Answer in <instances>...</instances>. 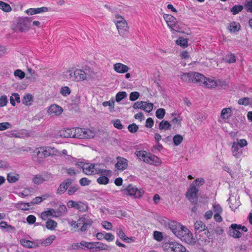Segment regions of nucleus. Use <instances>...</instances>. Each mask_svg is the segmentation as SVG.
<instances>
[{
	"label": "nucleus",
	"instance_id": "9d476101",
	"mask_svg": "<svg viewBox=\"0 0 252 252\" xmlns=\"http://www.w3.org/2000/svg\"><path fill=\"white\" fill-rule=\"evenodd\" d=\"M73 182V180L71 179H66L63 181L59 186L57 190V194H62L67 189Z\"/></svg>",
	"mask_w": 252,
	"mask_h": 252
},
{
	"label": "nucleus",
	"instance_id": "69168bd1",
	"mask_svg": "<svg viewBox=\"0 0 252 252\" xmlns=\"http://www.w3.org/2000/svg\"><path fill=\"white\" fill-rule=\"evenodd\" d=\"M238 103L240 105L247 106L250 103V98L248 97L240 98L238 101Z\"/></svg>",
	"mask_w": 252,
	"mask_h": 252
},
{
	"label": "nucleus",
	"instance_id": "c9c22d12",
	"mask_svg": "<svg viewBox=\"0 0 252 252\" xmlns=\"http://www.w3.org/2000/svg\"><path fill=\"white\" fill-rule=\"evenodd\" d=\"M58 217L64 215L67 212V208L65 205H61L59 206L57 210H56Z\"/></svg>",
	"mask_w": 252,
	"mask_h": 252
},
{
	"label": "nucleus",
	"instance_id": "dca6fc26",
	"mask_svg": "<svg viewBox=\"0 0 252 252\" xmlns=\"http://www.w3.org/2000/svg\"><path fill=\"white\" fill-rule=\"evenodd\" d=\"M117 162L115 164V167L118 170H124L127 167V160L126 158L118 157L117 158Z\"/></svg>",
	"mask_w": 252,
	"mask_h": 252
},
{
	"label": "nucleus",
	"instance_id": "6ab92c4d",
	"mask_svg": "<svg viewBox=\"0 0 252 252\" xmlns=\"http://www.w3.org/2000/svg\"><path fill=\"white\" fill-rule=\"evenodd\" d=\"M94 174H101V175H111L112 171L109 170L102 169L99 167L100 165L94 163Z\"/></svg>",
	"mask_w": 252,
	"mask_h": 252
},
{
	"label": "nucleus",
	"instance_id": "0eeeda50",
	"mask_svg": "<svg viewBox=\"0 0 252 252\" xmlns=\"http://www.w3.org/2000/svg\"><path fill=\"white\" fill-rule=\"evenodd\" d=\"M198 192L197 188L190 185L186 193V197L192 203H197V193Z\"/></svg>",
	"mask_w": 252,
	"mask_h": 252
},
{
	"label": "nucleus",
	"instance_id": "f03ea898",
	"mask_svg": "<svg viewBox=\"0 0 252 252\" xmlns=\"http://www.w3.org/2000/svg\"><path fill=\"white\" fill-rule=\"evenodd\" d=\"M37 156L40 158H46L49 156H56L58 151L54 147L49 146L41 147L38 148Z\"/></svg>",
	"mask_w": 252,
	"mask_h": 252
},
{
	"label": "nucleus",
	"instance_id": "bf43d9fd",
	"mask_svg": "<svg viewBox=\"0 0 252 252\" xmlns=\"http://www.w3.org/2000/svg\"><path fill=\"white\" fill-rule=\"evenodd\" d=\"M224 60L226 62L229 63H234L236 62L235 56L232 54L226 55Z\"/></svg>",
	"mask_w": 252,
	"mask_h": 252
},
{
	"label": "nucleus",
	"instance_id": "37998d69",
	"mask_svg": "<svg viewBox=\"0 0 252 252\" xmlns=\"http://www.w3.org/2000/svg\"><path fill=\"white\" fill-rule=\"evenodd\" d=\"M203 85L208 88H211L216 87L217 83L214 80L206 78V80H205Z\"/></svg>",
	"mask_w": 252,
	"mask_h": 252
},
{
	"label": "nucleus",
	"instance_id": "4d7b16f0",
	"mask_svg": "<svg viewBox=\"0 0 252 252\" xmlns=\"http://www.w3.org/2000/svg\"><path fill=\"white\" fill-rule=\"evenodd\" d=\"M183 136L180 134L175 135L173 138V143L176 146L179 145L183 141Z\"/></svg>",
	"mask_w": 252,
	"mask_h": 252
},
{
	"label": "nucleus",
	"instance_id": "680f3d73",
	"mask_svg": "<svg viewBox=\"0 0 252 252\" xmlns=\"http://www.w3.org/2000/svg\"><path fill=\"white\" fill-rule=\"evenodd\" d=\"M165 114V109L163 108L158 109L156 112V116L159 119L163 118Z\"/></svg>",
	"mask_w": 252,
	"mask_h": 252
},
{
	"label": "nucleus",
	"instance_id": "8fccbe9b",
	"mask_svg": "<svg viewBox=\"0 0 252 252\" xmlns=\"http://www.w3.org/2000/svg\"><path fill=\"white\" fill-rule=\"evenodd\" d=\"M126 96L127 94L126 92H119L116 94L115 99L117 102H119L126 97Z\"/></svg>",
	"mask_w": 252,
	"mask_h": 252
},
{
	"label": "nucleus",
	"instance_id": "052dcab7",
	"mask_svg": "<svg viewBox=\"0 0 252 252\" xmlns=\"http://www.w3.org/2000/svg\"><path fill=\"white\" fill-rule=\"evenodd\" d=\"M153 104L144 101L142 110L146 112H150L153 108Z\"/></svg>",
	"mask_w": 252,
	"mask_h": 252
},
{
	"label": "nucleus",
	"instance_id": "72a5a7b5",
	"mask_svg": "<svg viewBox=\"0 0 252 252\" xmlns=\"http://www.w3.org/2000/svg\"><path fill=\"white\" fill-rule=\"evenodd\" d=\"M19 179V175L15 173H9L7 176V180L9 183H15Z\"/></svg>",
	"mask_w": 252,
	"mask_h": 252
},
{
	"label": "nucleus",
	"instance_id": "a19ab883",
	"mask_svg": "<svg viewBox=\"0 0 252 252\" xmlns=\"http://www.w3.org/2000/svg\"><path fill=\"white\" fill-rule=\"evenodd\" d=\"M81 244L82 246L86 248L87 249L90 250L92 252H94V242H88L85 241H82Z\"/></svg>",
	"mask_w": 252,
	"mask_h": 252
},
{
	"label": "nucleus",
	"instance_id": "2eb2a0df",
	"mask_svg": "<svg viewBox=\"0 0 252 252\" xmlns=\"http://www.w3.org/2000/svg\"><path fill=\"white\" fill-rule=\"evenodd\" d=\"M48 8L46 7H42L38 8H31L26 10L25 12L29 15H33L34 14L44 13L48 11Z\"/></svg>",
	"mask_w": 252,
	"mask_h": 252
},
{
	"label": "nucleus",
	"instance_id": "473e14b6",
	"mask_svg": "<svg viewBox=\"0 0 252 252\" xmlns=\"http://www.w3.org/2000/svg\"><path fill=\"white\" fill-rule=\"evenodd\" d=\"M228 29L231 32H235L239 31L240 25L238 23L233 22L229 24Z\"/></svg>",
	"mask_w": 252,
	"mask_h": 252
},
{
	"label": "nucleus",
	"instance_id": "cd10ccee",
	"mask_svg": "<svg viewBox=\"0 0 252 252\" xmlns=\"http://www.w3.org/2000/svg\"><path fill=\"white\" fill-rule=\"evenodd\" d=\"M94 164L86 163L83 168V173L88 175L94 174Z\"/></svg>",
	"mask_w": 252,
	"mask_h": 252
},
{
	"label": "nucleus",
	"instance_id": "4468645a",
	"mask_svg": "<svg viewBox=\"0 0 252 252\" xmlns=\"http://www.w3.org/2000/svg\"><path fill=\"white\" fill-rule=\"evenodd\" d=\"M144 162L156 165H159L160 163V159L158 157L150 153H148L146 158H145Z\"/></svg>",
	"mask_w": 252,
	"mask_h": 252
},
{
	"label": "nucleus",
	"instance_id": "20e7f679",
	"mask_svg": "<svg viewBox=\"0 0 252 252\" xmlns=\"http://www.w3.org/2000/svg\"><path fill=\"white\" fill-rule=\"evenodd\" d=\"M124 192L125 193L135 198H140L144 193L143 190L138 189L135 186L132 185H129L124 189Z\"/></svg>",
	"mask_w": 252,
	"mask_h": 252
},
{
	"label": "nucleus",
	"instance_id": "a18cd8bd",
	"mask_svg": "<svg viewBox=\"0 0 252 252\" xmlns=\"http://www.w3.org/2000/svg\"><path fill=\"white\" fill-rule=\"evenodd\" d=\"M102 105L104 107L109 106L110 112L114 111L115 101L113 100H110L107 101H104L102 103Z\"/></svg>",
	"mask_w": 252,
	"mask_h": 252
},
{
	"label": "nucleus",
	"instance_id": "9b49d317",
	"mask_svg": "<svg viewBox=\"0 0 252 252\" xmlns=\"http://www.w3.org/2000/svg\"><path fill=\"white\" fill-rule=\"evenodd\" d=\"M168 249L173 252H186V249L182 245L177 243L170 242L167 244Z\"/></svg>",
	"mask_w": 252,
	"mask_h": 252
},
{
	"label": "nucleus",
	"instance_id": "79ce46f5",
	"mask_svg": "<svg viewBox=\"0 0 252 252\" xmlns=\"http://www.w3.org/2000/svg\"><path fill=\"white\" fill-rule=\"evenodd\" d=\"M0 9L6 12H10L12 10L9 4L2 1H0Z\"/></svg>",
	"mask_w": 252,
	"mask_h": 252
},
{
	"label": "nucleus",
	"instance_id": "338daca9",
	"mask_svg": "<svg viewBox=\"0 0 252 252\" xmlns=\"http://www.w3.org/2000/svg\"><path fill=\"white\" fill-rule=\"evenodd\" d=\"M112 123H113L114 126L118 129H122L124 128V126L122 124L121 122L119 119L113 120Z\"/></svg>",
	"mask_w": 252,
	"mask_h": 252
},
{
	"label": "nucleus",
	"instance_id": "ea45409f",
	"mask_svg": "<svg viewBox=\"0 0 252 252\" xmlns=\"http://www.w3.org/2000/svg\"><path fill=\"white\" fill-rule=\"evenodd\" d=\"M176 43L177 45H180L183 48H186L188 46V40L181 37L176 41Z\"/></svg>",
	"mask_w": 252,
	"mask_h": 252
},
{
	"label": "nucleus",
	"instance_id": "0e129e2a",
	"mask_svg": "<svg viewBox=\"0 0 252 252\" xmlns=\"http://www.w3.org/2000/svg\"><path fill=\"white\" fill-rule=\"evenodd\" d=\"M45 180L41 175H35L32 179V182L37 185L42 184Z\"/></svg>",
	"mask_w": 252,
	"mask_h": 252
},
{
	"label": "nucleus",
	"instance_id": "7c9ffc66",
	"mask_svg": "<svg viewBox=\"0 0 252 252\" xmlns=\"http://www.w3.org/2000/svg\"><path fill=\"white\" fill-rule=\"evenodd\" d=\"M15 207L18 209L27 211L30 209L31 205L30 202L25 203L23 202H19L16 204Z\"/></svg>",
	"mask_w": 252,
	"mask_h": 252
},
{
	"label": "nucleus",
	"instance_id": "e433bc0d",
	"mask_svg": "<svg viewBox=\"0 0 252 252\" xmlns=\"http://www.w3.org/2000/svg\"><path fill=\"white\" fill-rule=\"evenodd\" d=\"M10 102L13 106H15L16 102L19 103L20 102V95L17 93L12 94V96L10 97Z\"/></svg>",
	"mask_w": 252,
	"mask_h": 252
},
{
	"label": "nucleus",
	"instance_id": "aec40b11",
	"mask_svg": "<svg viewBox=\"0 0 252 252\" xmlns=\"http://www.w3.org/2000/svg\"><path fill=\"white\" fill-rule=\"evenodd\" d=\"M111 250V247L106 244L100 242H94V252H98L102 250L110 251Z\"/></svg>",
	"mask_w": 252,
	"mask_h": 252
},
{
	"label": "nucleus",
	"instance_id": "393cba45",
	"mask_svg": "<svg viewBox=\"0 0 252 252\" xmlns=\"http://www.w3.org/2000/svg\"><path fill=\"white\" fill-rule=\"evenodd\" d=\"M231 151L233 156L236 158H239L242 154V149L239 147L238 144H235V142L233 143Z\"/></svg>",
	"mask_w": 252,
	"mask_h": 252
},
{
	"label": "nucleus",
	"instance_id": "4be33fe9",
	"mask_svg": "<svg viewBox=\"0 0 252 252\" xmlns=\"http://www.w3.org/2000/svg\"><path fill=\"white\" fill-rule=\"evenodd\" d=\"M114 69L119 73H124L128 71V67L122 63H116L114 65Z\"/></svg>",
	"mask_w": 252,
	"mask_h": 252
},
{
	"label": "nucleus",
	"instance_id": "4c0bfd02",
	"mask_svg": "<svg viewBox=\"0 0 252 252\" xmlns=\"http://www.w3.org/2000/svg\"><path fill=\"white\" fill-rule=\"evenodd\" d=\"M32 101V96L29 94H25L22 99L23 103L26 105H31Z\"/></svg>",
	"mask_w": 252,
	"mask_h": 252
},
{
	"label": "nucleus",
	"instance_id": "774afa93",
	"mask_svg": "<svg viewBox=\"0 0 252 252\" xmlns=\"http://www.w3.org/2000/svg\"><path fill=\"white\" fill-rule=\"evenodd\" d=\"M245 7L247 11L252 12V0H246Z\"/></svg>",
	"mask_w": 252,
	"mask_h": 252
},
{
	"label": "nucleus",
	"instance_id": "7ed1b4c3",
	"mask_svg": "<svg viewBox=\"0 0 252 252\" xmlns=\"http://www.w3.org/2000/svg\"><path fill=\"white\" fill-rule=\"evenodd\" d=\"M169 227L173 233L178 238L184 233V230L186 228L176 221L170 222Z\"/></svg>",
	"mask_w": 252,
	"mask_h": 252
},
{
	"label": "nucleus",
	"instance_id": "13d9d810",
	"mask_svg": "<svg viewBox=\"0 0 252 252\" xmlns=\"http://www.w3.org/2000/svg\"><path fill=\"white\" fill-rule=\"evenodd\" d=\"M205 181L203 178H200L196 179L191 184V186L197 188V189L201 186L204 184Z\"/></svg>",
	"mask_w": 252,
	"mask_h": 252
},
{
	"label": "nucleus",
	"instance_id": "c85d7f7f",
	"mask_svg": "<svg viewBox=\"0 0 252 252\" xmlns=\"http://www.w3.org/2000/svg\"><path fill=\"white\" fill-rule=\"evenodd\" d=\"M205 80H206V77L203 75L197 72L192 74V82H199L203 84Z\"/></svg>",
	"mask_w": 252,
	"mask_h": 252
},
{
	"label": "nucleus",
	"instance_id": "f3484780",
	"mask_svg": "<svg viewBox=\"0 0 252 252\" xmlns=\"http://www.w3.org/2000/svg\"><path fill=\"white\" fill-rule=\"evenodd\" d=\"M115 25L120 35L123 36L126 34L128 31V27L126 21H123V22Z\"/></svg>",
	"mask_w": 252,
	"mask_h": 252
},
{
	"label": "nucleus",
	"instance_id": "e2e57ef3",
	"mask_svg": "<svg viewBox=\"0 0 252 252\" xmlns=\"http://www.w3.org/2000/svg\"><path fill=\"white\" fill-rule=\"evenodd\" d=\"M32 192V189L30 188L25 189L21 192L19 193V195L23 198L30 195Z\"/></svg>",
	"mask_w": 252,
	"mask_h": 252
},
{
	"label": "nucleus",
	"instance_id": "ddd939ff",
	"mask_svg": "<svg viewBox=\"0 0 252 252\" xmlns=\"http://www.w3.org/2000/svg\"><path fill=\"white\" fill-rule=\"evenodd\" d=\"M63 111V109L61 107L57 104H52L49 107L48 112L51 116H59Z\"/></svg>",
	"mask_w": 252,
	"mask_h": 252
},
{
	"label": "nucleus",
	"instance_id": "2f4dec72",
	"mask_svg": "<svg viewBox=\"0 0 252 252\" xmlns=\"http://www.w3.org/2000/svg\"><path fill=\"white\" fill-rule=\"evenodd\" d=\"M76 209L79 210L80 212H86L88 210V205L82 201L76 202Z\"/></svg>",
	"mask_w": 252,
	"mask_h": 252
},
{
	"label": "nucleus",
	"instance_id": "f704fd0d",
	"mask_svg": "<svg viewBox=\"0 0 252 252\" xmlns=\"http://www.w3.org/2000/svg\"><path fill=\"white\" fill-rule=\"evenodd\" d=\"M79 221L83 222V223L91 226L92 224L93 221L90 219L88 216L84 215L79 218Z\"/></svg>",
	"mask_w": 252,
	"mask_h": 252
},
{
	"label": "nucleus",
	"instance_id": "09e8293b",
	"mask_svg": "<svg viewBox=\"0 0 252 252\" xmlns=\"http://www.w3.org/2000/svg\"><path fill=\"white\" fill-rule=\"evenodd\" d=\"M244 8V7L242 5L237 4L233 6L231 9L230 11L232 13L233 15H236L238 14L239 12L241 11Z\"/></svg>",
	"mask_w": 252,
	"mask_h": 252
},
{
	"label": "nucleus",
	"instance_id": "c03bdc74",
	"mask_svg": "<svg viewBox=\"0 0 252 252\" xmlns=\"http://www.w3.org/2000/svg\"><path fill=\"white\" fill-rule=\"evenodd\" d=\"M74 135L75 138L83 139V128L80 127H74Z\"/></svg>",
	"mask_w": 252,
	"mask_h": 252
},
{
	"label": "nucleus",
	"instance_id": "49530a36",
	"mask_svg": "<svg viewBox=\"0 0 252 252\" xmlns=\"http://www.w3.org/2000/svg\"><path fill=\"white\" fill-rule=\"evenodd\" d=\"M57 226V223L53 220H49L46 221V226L48 229L53 230Z\"/></svg>",
	"mask_w": 252,
	"mask_h": 252
},
{
	"label": "nucleus",
	"instance_id": "a878e982",
	"mask_svg": "<svg viewBox=\"0 0 252 252\" xmlns=\"http://www.w3.org/2000/svg\"><path fill=\"white\" fill-rule=\"evenodd\" d=\"M117 235L120 238L125 242H129V240H131L132 238L126 236L122 229L121 227H120L116 229Z\"/></svg>",
	"mask_w": 252,
	"mask_h": 252
},
{
	"label": "nucleus",
	"instance_id": "412c9836",
	"mask_svg": "<svg viewBox=\"0 0 252 252\" xmlns=\"http://www.w3.org/2000/svg\"><path fill=\"white\" fill-rule=\"evenodd\" d=\"M195 233L208 231L205 224L202 221H196L194 223Z\"/></svg>",
	"mask_w": 252,
	"mask_h": 252
},
{
	"label": "nucleus",
	"instance_id": "6e6d98bb",
	"mask_svg": "<svg viewBox=\"0 0 252 252\" xmlns=\"http://www.w3.org/2000/svg\"><path fill=\"white\" fill-rule=\"evenodd\" d=\"M60 93L63 96H66L71 94L70 89L67 86H64L61 88Z\"/></svg>",
	"mask_w": 252,
	"mask_h": 252
},
{
	"label": "nucleus",
	"instance_id": "423d86ee",
	"mask_svg": "<svg viewBox=\"0 0 252 252\" xmlns=\"http://www.w3.org/2000/svg\"><path fill=\"white\" fill-rule=\"evenodd\" d=\"M163 18L168 26L172 30L177 32L179 31V25L175 17L170 14H164Z\"/></svg>",
	"mask_w": 252,
	"mask_h": 252
},
{
	"label": "nucleus",
	"instance_id": "a211bd4d",
	"mask_svg": "<svg viewBox=\"0 0 252 252\" xmlns=\"http://www.w3.org/2000/svg\"><path fill=\"white\" fill-rule=\"evenodd\" d=\"M76 81H82L86 80L87 73L85 71L81 69L75 68Z\"/></svg>",
	"mask_w": 252,
	"mask_h": 252
},
{
	"label": "nucleus",
	"instance_id": "c756f323",
	"mask_svg": "<svg viewBox=\"0 0 252 252\" xmlns=\"http://www.w3.org/2000/svg\"><path fill=\"white\" fill-rule=\"evenodd\" d=\"M83 139H90L95 135V132L89 128H83Z\"/></svg>",
	"mask_w": 252,
	"mask_h": 252
},
{
	"label": "nucleus",
	"instance_id": "f257e3e1",
	"mask_svg": "<svg viewBox=\"0 0 252 252\" xmlns=\"http://www.w3.org/2000/svg\"><path fill=\"white\" fill-rule=\"evenodd\" d=\"M31 18L19 17L12 25V29L16 32H25L29 30L31 25Z\"/></svg>",
	"mask_w": 252,
	"mask_h": 252
},
{
	"label": "nucleus",
	"instance_id": "b1692460",
	"mask_svg": "<svg viewBox=\"0 0 252 252\" xmlns=\"http://www.w3.org/2000/svg\"><path fill=\"white\" fill-rule=\"evenodd\" d=\"M48 216H52L53 217H58L56 210L54 209H50L47 211H44L41 214V218L45 220L47 219Z\"/></svg>",
	"mask_w": 252,
	"mask_h": 252
},
{
	"label": "nucleus",
	"instance_id": "bb28decb",
	"mask_svg": "<svg viewBox=\"0 0 252 252\" xmlns=\"http://www.w3.org/2000/svg\"><path fill=\"white\" fill-rule=\"evenodd\" d=\"M74 127L71 128H67L65 130H62L61 131V135L65 138H75L74 135Z\"/></svg>",
	"mask_w": 252,
	"mask_h": 252
},
{
	"label": "nucleus",
	"instance_id": "5fc2aeb1",
	"mask_svg": "<svg viewBox=\"0 0 252 252\" xmlns=\"http://www.w3.org/2000/svg\"><path fill=\"white\" fill-rule=\"evenodd\" d=\"M147 154L148 153L145 151H138L135 152V155L138 158L143 161H144Z\"/></svg>",
	"mask_w": 252,
	"mask_h": 252
},
{
	"label": "nucleus",
	"instance_id": "58836bf2",
	"mask_svg": "<svg viewBox=\"0 0 252 252\" xmlns=\"http://www.w3.org/2000/svg\"><path fill=\"white\" fill-rule=\"evenodd\" d=\"M171 125L167 121L162 120L159 124V128L160 130H168L171 128Z\"/></svg>",
	"mask_w": 252,
	"mask_h": 252
},
{
	"label": "nucleus",
	"instance_id": "3c124183",
	"mask_svg": "<svg viewBox=\"0 0 252 252\" xmlns=\"http://www.w3.org/2000/svg\"><path fill=\"white\" fill-rule=\"evenodd\" d=\"M181 79L185 82H192V73H183L181 77Z\"/></svg>",
	"mask_w": 252,
	"mask_h": 252
},
{
	"label": "nucleus",
	"instance_id": "f8f14e48",
	"mask_svg": "<svg viewBox=\"0 0 252 252\" xmlns=\"http://www.w3.org/2000/svg\"><path fill=\"white\" fill-rule=\"evenodd\" d=\"M75 68H71L63 72V76L65 80L76 81Z\"/></svg>",
	"mask_w": 252,
	"mask_h": 252
},
{
	"label": "nucleus",
	"instance_id": "6e6552de",
	"mask_svg": "<svg viewBox=\"0 0 252 252\" xmlns=\"http://www.w3.org/2000/svg\"><path fill=\"white\" fill-rule=\"evenodd\" d=\"M179 238L189 244H194L196 242L195 239L193 237L192 234L189 232L187 228L184 230V233Z\"/></svg>",
	"mask_w": 252,
	"mask_h": 252
},
{
	"label": "nucleus",
	"instance_id": "de8ad7c7",
	"mask_svg": "<svg viewBox=\"0 0 252 252\" xmlns=\"http://www.w3.org/2000/svg\"><path fill=\"white\" fill-rule=\"evenodd\" d=\"M172 116H175L172 120V122L173 124H176L178 126H181V121L182 119L179 115H177L176 113H172Z\"/></svg>",
	"mask_w": 252,
	"mask_h": 252
},
{
	"label": "nucleus",
	"instance_id": "1a4fd4ad",
	"mask_svg": "<svg viewBox=\"0 0 252 252\" xmlns=\"http://www.w3.org/2000/svg\"><path fill=\"white\" fill-rule=\"evenodd\" d=\"M229 235L234 238H240L242 234L239 229L238 224L232 223L229 227Z\"/></svg>",
	"mask_w": 252,
	"mask_h": 252
},
{
	"label": "nucleus",
	"instance_id": "5701e85b",
	"mask_svg": "<svg viewBox=\"0 0 252 252\" xmlns=\"http://www.w3.org/2000/svg\"><path fill=\"white\" fill-rule=\"evenodd\" d=\"M232 112L230 108L222 109L220 113V118L224 121L226 122L232 116Z\"/></svg>",
	"mask_w": 252,
	"mask_h": 252
},
{
	"label": "nucleus",
	"instance_id": "864d4df0",
	"mask_svg": "<svg viewBox=\"0 0 252 252\" xmlns=\"http://www.w3.org/2000/svg\"><path fill=\"white\" fill-rule=\"evenodd\" d=\"M106 175H102L97 179V182L99 184L106 185L109 183V179L107 178Z\"/></svg>",
	"mask_w": 252,
	"mask_h": 252
},
{
	"label": "nucleus",
	"instance_id": "603ef678",
	"mask_svg": "<svg viewBox=\"0 0 252 252\" xmlns=\"http://www.w3.org/2000/svg\"><path fill=\"white\" fill-rule=\"evenodd\" d=\"M20 243L23 246L29 248H32L35 246L34 244L32 242L25 239L21 240Z\"/></svg>",
	"mask_w": 252,
	"mask_h": 252
},
{
	"label": "nucleus",
	"instance_id": "39448f33",
	"mask_svg": "<svg viewBox=\"0 0 252 252\" xmlns=\"http://www.w3.org/2000/svg\"><path fill=\"white\" fill-rule=\"evenodd\" d=\"M197 242L200 245H205L210 242L211 238V233L209 231L195 233Z\"/></svg>",
	"mask_w": 252,
	"mask_h": 252
}]
</instances>
